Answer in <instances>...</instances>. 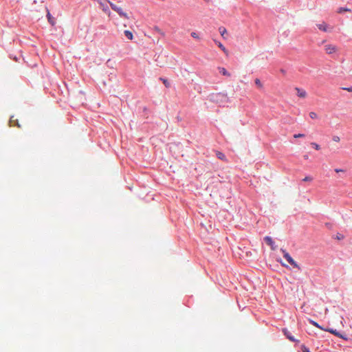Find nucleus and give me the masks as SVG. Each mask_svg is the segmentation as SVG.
Instances as JSON below:
<instances>
[{"instance_id": "f257e3e1", "label": "nucleus", "mask_w": 352, "mask_h": 352, "mask_svg": "<svg viewBox=\"0 0 352 352\" xmlns=\"http://www.w3.org/2000/svg\"><path fill=\"white\" fill-rule=\"evenodd\" d=\"M280 251L283 253V257L287 261V262L293 266V267L296 268L298 270H300V267L299 265L293 259L291 255L284 249H280Z\"/></svg>"}, {"instance_id": "f03ea898", "label": "nucleus", "mask_w": 352, "mask_h": 352, "mask_svg": "<svg viewBox=\"0 0 352 352\" xmlns=\"http://www.w3.org/2000/svg\"><path fill=\"white\" fill-rule=\"evenodd\" d=\"M324 331L329 332L331 334L336 336V337L342 338L343 340H347V338H346L345 334H343V333L339 332L338 331H337L335 329H333V328H326V329H324Z\"/></svg>"}, {"instance_id": "7ed1b4c3", "label": "nucleus", "mask_w": 352, "mask_h": 352, "mask_svg": "<svg viewBox=\"0 0 352 352\" xmlns=\"http://www.w3.org/2000/svg\"><path fill=\"white\" fill-rule=\"evenodd\" d=\"M282 332L284 336L291 342H295L296 344H298L300 341L296 339L292 334V333L286 328H283L282 329Z\"/></svg>"}, {"instance_id": "20e7f679", "label": "nucleus", "mask_w": 352, "mask_h": 352, "mask_svg": "<svg viewBox=\"0 0 352 352\" xmlns=\"http://www.w3.org/2000/svg\"><path fill=\"white\" fill-rule=\"evenodd\" d=\"M111 10H115L118 12V14L120 15V16L123 17L124 19H128L127 14L124 12H123L122 9L115 4L111 3Z\"/></svg>"}, {"instance_id": "39448f33", "label": "nucleus", "mask_w": 352, "mask_h": 352, "mask_svg": "<svg viewBox=\"0 0 352 352\" xmlns=\"http://www.w3.org/2000/svg\"><path fill=\"white\" fill-rule=\"evenodd\" d=\"M263 240L268 245L270 246L272 250H275L276 249L277 246L275 245V243L271 236H266L264 237Z\"/></svg>"}, {"instance_id": "423d86ee", "label": "nucleus", "mask_w": 352, "mask_h": 352, "mask_svg": "<svg viewBox=\"0 0 352 352\" xmlns=\"http://www.w3.org/2000/svg\"><path fill=\"white\" fill-rule=\"evenodd\" d=\"M337 50V47L336 45H325V51L328 54H331L334 52H336Z\"/></svg>"}, {"instance_id": "0eeeda50", "label": "nucleus", "mask_w": 352, "mask_h": 352, "mask_svg": "<svg viewBox=\"0 0 352 352\" xmlns=\"http://www.w3.org/2000/svg\"><path fill=\"white\" fill-rule=\"evenodd\" d=\"M108 4H109V1H105L104 2H100V8L102 9V10L107 13L108 15H110V12H109V6H108Z\"/></svg>"}, {"instance_id": "6e6552de", "label": "nucleus", "mask_w": 352, "mask_h": 352, "mask_svg": "<svg viewBox=\"0 0 352 352\" xmlns=\"http://www.w3.org/2000/svg\"><path fill=\"white\" fill-rule=\"evenodd\" d=\"M295 90L296 91L297 96L298 97L304 98L307 96V92L305 91V90L298 88V87H296Z\"/></svg>"}, {"instance_id": "1a4fd4ad", "label": "nucleus", "mask_w": 352, "mask_h": 352, "mask_svg": "<svg viewBox=\"0 0 352 352\" xmlns=\"http://www.w3.org/2000/svg\"><path fill=\"white\" fill-rule=\"evenodd\" d=\"M308 322H309V324H312L313 326L322 330V331H324V329H326V328L323 327L322 326L320 325L317 322L311 320V319H308Z\"/></svg>"}, {"instance_id": "9d476101", "label": "nucleus", "mask_w": 352, "mask_h": 352, "mask_svg": "<svg viewBox=\"0 0 352 352\" xmlns=\"http://www.w3.org/2000/svg\"><path fill=\"white\" fill-rule=\"evenodd\" d=\"M317 27L318 28L322 31V32H327L328 31V26L327 25L326 23L323 22L322 23H320V24H317Z\"/></svg>"}, {"instance_id": "9b49d317", "label": "nucleus", "mask_w": 352, "mask_h": 352, "mask_svg": "<svg viewBox=\"0 0 352 352\" xmlns=\"http://www.w3.org/2000/svg\"><path fill=\"white\" fill-rule=\"evenodd\" d=\"M219 72L221 74L226 76H230V74L226 70V68L219 67H218Z\"/></svg>"}, {"instance_id": "f8f14e48", "label": "nucleus", "mask_w": 352, "mask_h": 352, "mask_svg": "<svg viewBox=\"0 0 352 352\" xmlns=\"http://www.w3.org/2000/svg\"><path fill=\"white\" fill-rule=\"evenodd\" d=\"M214 41L215 42V43L218 45V47L225 53V54H228V50H226V48L224 47V45L219 41H217L216 40H214Z\"/></svg>"}, {"instance_id": "ddd939ff", "label": "nucleus", "mask_w": 352, "mask_h": 352, "mask_svg": "<svg viewBox=\"0 0 352 352\" xmlns=\"http://www.w3.org/2000/svg\"><path fill=\"white\" fill-rule=\"evenodd\" d=\"M216 155H217V157L221 160H223V161H226L227 159H226V157L225 155V154L222 152H220V151H217V153H216Z\"/></svg>"}, {"instance_id": "4468645a", "label": "nucleus", "mask_w": 352, "mask_h": 352, "mask_svg": "<svg viewBox=\"0 0 352 352\" xmlns=\"http://www.w3.org/2000/svg\"><path fill=\"white\" fill-rule=\"evenodd\" d=\"M160 80L162 81L163 84L166 88H169L170 87V83L168 79L160 77Z\"/></svg>"}, {"instance_id": "2eb2a0df", "label": "nucleus", "mask_w": 352, "mask_h": 352, "mask_svg": "<svg viewBox=\"0 0 352 352\" xmlns=\"http://www.w3.org/2000/svg\"><path fill=\"white\" fill-rule=\"evenodd\" d=\"M344 12H351V10L350 8H348L340 7V8H339L338 9V11H337V12L339 13V14H342Z\"/></svg>"}, {"instance_id": "dca6fc26", "label": "nucleus", "mask_w": 352, "mask_h": 352, "mask_svg": "<svg viewBox=\"0 0 352 352\" xmlns=\"http://www.w3.org/2000/svg\"><path fill=\"white\" fill-rule=\"evenodd\" d=\"M124 34L129 40H132L133 38V33L129 30H124Z\"/></svg>"}, {"instance_id": "f3484780", "label": "nucleus", "mask_w": 352, "mask_h": 352, "mask_svg": "<svg viewBox=\"0 0 352 352\" xmlns=\"http://www.w3.org/2000/svg\"><path fill=\"white\" fill-rule=\"evenodd\" d=\"M255 85L259 88L261 89L263 87V84L258 78H256L254 80Z\"/></svg>"}, {"instance_id": "a211bd4d", "label": "nucleus", "mask_w": 352, "mask_h": 352, "mask_svg": "<svg viewBox=\"0 0 352 352\" xmlns=\"http://www.w3.org/2000/svg\"><path fill=\"white\" fill-rule=\"evenodd\" d=\"M301 352H310V350L308 347H307L305 344H302L300 346Z\"/></svg>"}, {"instance_id": "6ab92c4d", "label": "nucleus", "mask_w": 352, "mask_h": 352, "mask_svg": "<svg viewBox=\"0 0 352 352\" xmlns=\"http://www.w3.org/2000/svg\"><path fill=\"white\" fill-rule=\"evenodd\" d=\"M219 30L222 36H223L224 34H226L227 32L226 29L223 27H220L219 28Z\"/></svg>"}, {"instance_id": "aec40b11", "label": "nucleus", "mask_w": 352, "mask_h": 352, "mask_svg": "<svg viewBox=\"0 0 352 352\" xmlns=\"http://www.w3.org/2000/svg\"><path fill=\"white\" fill-rule=\"evenodd\" d=\"M311 146H312L314 148H315L316 150H320V145H319V144H317V143H316V142H311Z\"/></svg>"}, {"instance_id": "412c9836", "label": "nucleus", "mask_w": 352, "mask_h": 352, "mask_svg": "<svg viewBox=\"0 0 352 352\" xmlns=\"http://www.w3.org/2000/svg\"><path fill=\"white\" fill-rule=\"evenodd\" d=\"M309 117L311 119H316L318 118L317 114L315 112H310L309 113Z\"/></svg>"}, {"instance_id": "4be33fe9", "label": "nucleus", "mask_w": 352, "mask_h": 352, "mask_svg": "<svg viewBox=\"0 0 352 352\" xmlns=\"http://www.w3.org/2000/svg\"><path fill=\"white\" fill-rule=\"evenodd\" d=\"M313 180V177L311 176H306L304 179H302L303 182H311Z\"/></svg>"}, {"instance_id": "5701e85b", "label": "nucleus", "mask_w": 352, "mask_h": 352, "mask_svg": "<svg viewBox=\"0 0 352 352\" xmlns=\"http://www.w3.org/2000/svg\"><path fill=\"white\" fill-rule=\"evenodd\" d=\"M16 122V124H17L18 127H19V128H20V127H21V126H20V124L17 122V120H13V117H12V118H11V119H10V124H11V125H13V124H14V122Z\"/></svg>"}, {"instance_id": "b1692460", "label": "nucleus", "mask_w": 352, "mask_h": 352, "mask_svg": "<svg viewBox=\"0 0 352 352\" xmlns=\"http://www.w3.org/2000/svg\"><path fill=\"white\" fill-rule=\"evenodd\" d=\"M47 18H48V21L49 22L52 24V25H54V21L52 20V16L50 15V14L48 12L47 13Z\"/></svg>"}, {"instance_id": "393cba45", "label": "nucleus", "mask_w": 352, "mask_h": 352, "mask_svg": "<svg viewBox=\"0 0 352 352\" xmlns=\"http://www.w3.org/2000/svg\"><path fill=\"white\" fill-rule=\"evenodd\" d=\"M305 136V135L303 134V133H298V134H294V138H303Z\"/></svg>"}, {"instance_id": "a878e982", "label": "nucleus", "mask_w": 352, "mask_h": 352, "mask_svg": "<svg viewBox=\"0 0 352 352\" xmlns=\"http://www.w3.org/2000/svg\"><path fill=\"white\" fill-rule=\"evenodd\" d=\"M191 36L194 38H199V35L197 33L195 32H192L191 34H190Z\"/></svg>"}, {"instance_id": "bb28decb", "label": "nucleus", "mask_w": 352, "mask_h": 352, "mask_svg": "<svg viewBox=\"0 0 352 352\" xmlns=\"http://www.w3.org/2000/svg\"><path fill=\"white\" fill-rule=\"evenodd\" d=\"M342 89L346 90L349 92H352V86L349 87H342Z\"/></svg>"}, {"instance_id": "cd10ccee", "label": "nucleus", "mask_w": 352, "mask_h": 352, "mask_svg": "<svg viewBox=\"0 0 352 352\" xmlns=\"http://www.w3.org/2000/svg\"><path fill=\"white\" fill-rule=\"evenodd\" d=\"M155 30L156 32H157L160 34L164 35V33L161 31V30L158 27L155 26Z\"/></svg>"}, {"instance_id": "c85d7f7f", "label": "nucleus", "mask_w": 352, "mask_h": 352, "mask_svg": "<svg viewBox=\"0 0 352 352\" xmlns=\"http://www.w3.org/2000/svg\"><path fill=\"white\" fill-rule=\"evenodd\" d=\"M333 140L335 141V142H339L340 141V138L338 136V135H334L333 136Z\"/></svg>"}, {"instance_id": "c756f323", "label": "nucleus", "mask_w": 352, "mask_h": 352, "mask_svg": "<svg viewBox=\"0 0 352 352\" xmlns=\"http://www.w3.org/2000/svg\"><path fill=\"white\" fill-rule=\"evenodd\" d=\"M336 239H338V240H341V239H344V236L341 234H338L337 236H336Z\"/></svg>"}, {"instance_id": "7c9ffc66", "label": "nucleus", "mask_w": 352, "mask_h": 352, "mask_svg": "<svg viewBox=\"0 0 352 352\" xmlns=\"http://www.w3.org/2000/svg\"><path fill=\"white\" fill-rule=\"evenodd\" d=\"M334 170H335V172H336V173L345 172V170H344L341 169V168H336Z\"/></svg>"}, {"instance_id": "2f4dec72", "label": "nucleus", "mask_w": 352, "mask_h": 352, "mask_svg": "<svg viewBox=\"0 0 352 352\" xmlns=\"http://www.w3.org/2000/svg\"><path fill=\"white\" fill-rule=\"evenodd\" d=\"M216 97L222 96V94L221 93H218L215 94Z\"/></svg>"}, {"instance_id": "473e14b6", "label": "nucleus", "mask_w": 352, "mask_h": 352, "mask_svg": "<svg viewBox=\"0 0 352 352\" xmlns=\"http://www.w3.org/2000/svg\"><path fill=\"white\" fill-rule=\"evenodd\" d=\"M280 72L283 73V74H285V71L283 69H280Z\"/></svg>"}, {"instance_id": "72a5a7b5", "label": "nucleus", "mask_w": 352, "mask_h": 352, "mask_svg": "<svg viewBox=\"0 0 352 352\" xmlns=\"http://www.w3.org/2000/svg\"><path fill=\"white\" fill-rule=\"evenodd\" d=\"M282 265H283V266H285V267H287V266L285 264H284V263H282Z\"/></svg>"}]
</instances>
